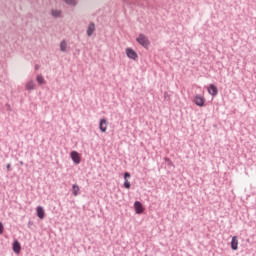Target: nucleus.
I'll list each match as a JSON object with an SVG mask.
<instances>
[{"instance_id": "11", "label": "nucleus", "mask_w": 256, "mask_h": 256, "mask_svg": "<svg viewBox=\"0 0 256 256\" xmlns=\"http://www.w3.org/2000/svg\"><path fill=\"white\" fill-rule=\"evenodd\" d=\"M99 128H100V131H102V133H105L107 131V120L106 119L100 120Z\"/></svg>"}, {"instance_id": "17", "label": "nucleus", "mask_w": 256, "mask_h": 256, "mask_svg": "<svg viewBox=\"0 0 256 256\" xmlns=\"http://www.w3.org/2000/svg\"><path fill=\"white\" fill-rule=\"evenodd\" d=\"M52 15H53V17H60L61 11L60 10H52Z\"/></svg>"}, {"instance_id": "5", "label": "nucleus", "mask_w": 256, "mask_h": 256, "mask_svg": "<svg viewBox=\"0 0 256 256\" xmlns=\"http://www.w3.org/2000/svg\"><path fill=\"white\" fill-rule=\"evenodd\" d=\"M194 102H195V105H197L198 107H204V105H205V97H203L201 95H196L194 97Z\"/></svg>"}, {"instance_id": "15", "label": "nucleus", "mask_w": 256, "mask_h": 256, "mask_svg": "<svg viewBox=\"0 0 256 256\" xmlns=\"http://www.w3.org/2000/svg\"><path fill=\"white\" fill-rule=\"evenodd\" d=\"M72 191H73V195H74L75 197H77V195H79V191H80L79 186H77L76 184H74V185L72 186Z\"/></svg>"}, {"instance_id": "13", "label": "nucleus", "mask_w": 256, "mask_h": 256, "mask_svg": "<svg viewBox=\"0 0 256 256\" xmlns=\"http://www.w3.org/2000/svg\"><path fill=\"white\" fill-rule=\"evenodd\" d=\"M35 87H36V85H35V82L33 80L29 81L26 84L27 91H33V89H35Z\"/></svg>"}, {"instance_id": "7", "label": "nucleus", "mask_w": 256, "mask_h": 256, "mask_svg": "<svg viewBox=\"0 0 256 256\" xmlns=\"http://www.w3.org/2000/svg\"><path fill=\"white\" fill-rule=\"evenodd\" d=\"M231 249L233 251H237L239 249V240L237 239V236H234L231 241Z\"/></svg>"}, {"instance_id": "18", "label": "nucleus", "mask_w": 256, "mask_h": 256, "mask_svg": "<svg viewBox=\"0 0 256 256\" xmlns=\"http://www.w3.org/2000/svg\"><path fill=\"white\" fill-rule=\"evenodd\" d=\"M67 5H77V2L75 0H64Z\"/></svg>"}, {"instance_id": "4", "label": "nucleus", "mask_w": 256, "mask_h": 256, "mask_svg": "<svg viewBox=\"0 0 256 256\" xmlns=\"http://www.w3.org/2000/svg\"><path fill=\"white\" fill-rule=\"evenodd\" d=\"M134 209L137 215H141L145 211V207H143V204L139 201L134 203Z\"/></svg>"}, {"instance_id": "14", "label": "nucleus", "mask_w": 256, "mask_h": 256, "mask_svg": "<svg viewBox=\"0 0 256 256\" xmlns=\"http://www.w3.org/2000/svg\"><path fill=\"white\" fill-rule=\"evenodd\" d=\"M36 81L39 83V85H45V78H43V75H38L36 77Z\"/></svg>"}, {"instance_id": "10", "label": "nucleus", "mask_w": 256, "mask_h": 256, "mask_svg": "<svg viewBox=\"0 0 256 256\" xmlns=\"http://www.w3.org/2000/svg\"><path fill=\"white\" fill-rule=\"evenodd\" d=\"M208 93L210 95H212V97H215V95H217V93H219V91L217 90V87L214 84H210V86L208 88Z\"/></svg>"}, {"instance_id": "1", "label": "nucleus", "mask_w": 256, "mask_h": 256, "mask_svg": "<svg viewBox=\"0 0 256 256\" xmlns=\"http://www.w3.org/2000/svg\"><path fill=\"white\" fill-rule=\"evenodd\" d=\"M136 41L137 43H139V45H142V47H144L145 49H147L151 44L147 36H145L144 34H139Z\"/></svg>"}, {"instance_id": "2", "label": "nucleus", "mask_w": 256, "mask_h": 256, "mask_svg": "<svg viewBox=\"0 0 256 256\" xmlns=\"http://www.w3.org/2000/svg\"><path fill=\"white\" fill-rule=\"evenodd\" d=\"M126 55L129 59H133V61H136L139 57V55H137V52H135V50H133L132 48H126Z\"/></svg>"}, {"instance_id": "19", "label": "nucleus", "mask_w": 256, "mask_h": 256, "mask_svg": "<svg viewBox=\"0 0 256 256\" xmlns=\"http://www.w3.org/2000/svg\"><path fill=\"white\" fill-rule=\"evenodd\" d=\"M3 231H5V227L3 226V223L0 222V235H3Z\"/></svg>"}, {"instance_id": "16", "label": "nucleus", "mask_w": 256, "mask_h": 256, "mask_svg": "<svg viewBox=\"0 0 256 256\" xmlns=\"http://www.w3.org/2000/svg\"><path fill=\"white\" fill-rule=\"evenodd\" d=\"M60 50L62 52L65 53V51H67V42L65 40H63L61 43H60Z\"/></svg>"}, {"instance_id": "8", "label": "nucleus", "mask_w": 256, "mask_h": 256, "mask_svg": "<svg viewBox=\"0 0 256 256\" xmlns=\"http://www.w3.org/2000/svg\"><path fill=\"white\" fill-rule=\"evenodd\" d=\"M12 249L16 255H19L21 253V243H19L17 240L14 241Z\"/></svg>"}, {"instance_id": "12", "label": "nucleus", "mask_w": 256, "mask_h": 256, "mask_svg": "<svg viewBox=\"0 0 256 256\" xmlns=\"http://www.w3.org/2000/svg\"><path fill=\"white\" fill-rule=\"evenodd\" d=\"M94 32H95V23H90L87 29L88 37H91V35H93Z\"/></svg>"}, {"instance_id": "3", "label": "nucleus", "mask_w": 256, "mask_h": 256, "mask_svg": "<svg viewBox=\"0 0 256 256\" xmlns=\"http://www.w3.org/2000/svg\"><path fill=\"white\" fill-rule=\"evenodd\" d=\"M70 157L76 165H79V163H81V154H79V152L72 151Z\"/></svg>"}, {"instance_id": "9", "label": "nucleus", "mask_w": 256, "mask_h": 256, "mask_svg": "<svg viewBox=\"0 0 256 256\" xmlns=\"http://www.w3.org/2000/svg\"><path fill=\"white\" fill-rule=\"evenodd\" d=\"M36 213L39 219H45V210L43 209V206H38L36 208Z\"/></svg>"}, {"instance_id": "20", "label": "nucleus", "mask_w": 256, "mask_h": 256, "mask_svg": "<svg viewBox=\"0 0 256 256\" xmlns=\"http://www.w3.org/2000/svg\"><path fill=\"white\" fill-rule=\"evenodd\" d=\"M7 169H11V164H7Z\"/></svg>"}, {"instance_id": "6", "label": "nucleus", "mask_w": 256, "mask_h": 256, "mask_svg": "<svg viewBox=\"0 0 256 256\" xmlns=\"http://www.w3.org/2000/svg\"><path fill=\"white\" fill-rule=\"evenodd\" d=\"M131 177V174L129 172L124 173V187L125 189H131V182H129V178Z\"/></svg>"}, {"instance_id": "21", "label": "nucleus", "mask_w": 256, "mask_h": 256, "mask_svg": "<svg viewBox=\"0 0 256 256\" xmlns=\"http://www.w3.org/2000/svg\"><path fill=\"white\" fill-rule=\"evenodd\" d=\"M35 69H39V66H35Z\"/></svg>"}]
</instances>
